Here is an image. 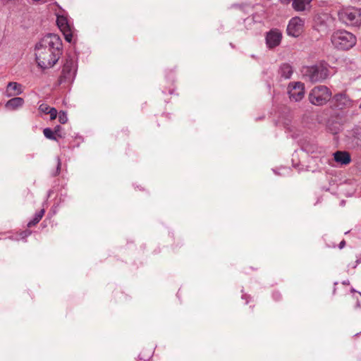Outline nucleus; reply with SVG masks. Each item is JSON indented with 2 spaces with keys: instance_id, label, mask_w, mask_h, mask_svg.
<instances>
[{
  "instance_id": "obj_1",
  "label": "nucleus",
  "mask_w": 361,
  "mask_h": 361,
  "mask_svg": "<svg viewBox=\"0 0 361 361\" xmlns=\"http://www.w3.org/2000/svg\"><path fill=\"white\" fill-rule=\"evenodd\" d=\"M61 54L62 42L56 35L48 34L35 45V60L37 66L42 69L52 68Z\"/></svg>"
},
{
  "instance_id": "obj_2",
  "label": "nucleus",
  "mask_w": 361,
  "mask_h": 361,
  "mask_svg": "<svg viewBox=\"0 0 361 361\" xmlns=\"http://www.w3.org/2000/svg\"><path fill=\"white\" fill-rule=\"evenodd\" d=\"M331 42L338 49L348 50L353 47L357 42L356 37L346 30H337L331 35Z\"/></svg>"
},
{
  "instance_id": "obj_3",
  "label": "nucleus",
  "mask_w": 361,
  "mask_h": 361,
  "mask_svg": "<svg viewBox=\"0 0 361 361\" xmlns=\"http://www.w3.org/2000/svg\"><path fill=\"white\" fill-rule=\"evenodd\" d=\"M338 20L348 26L361 25V8L354 6L342 7L338 11Z\"/></svg>"
},
{
  "instance_id": "obj_4",
  "label": "nucleus",
  "mask_w": 361,
  "mask_h": 361,
  "mask_svg": "<svg viewBox=\"0 0 361 361\" xmlns=\"http://www.w3.org/2000/svg\"><path fill=\"white\" fill-rule=\"evenodd\" d=\"M331 91L327 87L318 85L310 91L309 100L314 105L322 106L326 104L331 98Z\"/></svg>"
},
{
  "instance_id": "obj_5",
  "label": "nucleus",
  "mask_w": 361,
  "mask_h": 361,
  "mask_svg": "<svg viewBox=\"0 0 361 361\" xmlns=\"http://www.w3.org/2000/svg\"><path fill=\"white\" fill-rule=\"evenodd\" d=\"M302 72L304 77L312 82L322 81L328 76V70L322 65L305 67Z\"/></svg>"
},
{
  "instance_id": "obj_6",
  "label": "nucleus",
  "mask_w": 361,
  "mask_h": 361,
  "mask_svg": "<svg viewBox=\"0 0 361 361\" xmlns=\"http://www.w3.org/2000/svg\"><path fill=\"white\" fill-rule=\"evenodd\" d=\"M75 66L72 59H67L63 66L61 74L58 80L59 85L70 83L75 76Z\"/></svg>"
},
{
  "instance_id": "obj_7",
  "label": "nucleus",
  "mask_w": 361,
  "mask_h": 361,
  "mask_svg": "<svg viewBox=\"0 0 361 361\" xmlns=\"http://www.w3.org/2000/svg\"><path fill=\"white\" fill-rule=\"evenodd\" d=\"M288 92L291 101H300L305 95V85L300 82H291L288 85Z\"/></svg>"
},
{
  "instance_id": "obj_8",
  "label": "nucleus",
  "mask_w": 361,
  "mask_h": 361,
  "mask_svg": "<svg viewBox=\"0 0 361 361\" xmlns=\"http://www.w3.org/2000/svg\"><path fill=\"white\" fill-rule=\"evenodd\" d=\"M304 20L300 17L292 18L287 26V33L288 35L297 37L303 32Z\"/></svg>"
},
{
  "instance_id": "obj_9",
  "label": "nucleus",
  "mask_w": 361,
  "mask_h": 361,
  "mask_svg": "<svg viewBox=\"0 0 361 361\" xmlns=\"http://www.w3.org/2000/svg\"><path fill=\"white\" fill-rule=\"evenodd\" d=\"M334 107L338 110L350 109L353 106V102L343 93L336 94L331 100Z\"/></svg>"
},
{
  "instance_id": "obj_10",
  "label": "nucleus",
  "mask_w": 361,
  "mask_h": 361,
  "mask_svg": "<svg viewBox=\"0 0 361 361\" xmlns=\"http://www.w3.org/2000/svg\"><path fill=\"white\" fill-rule=\"evenodd\" d=\"M56 23L61 31L63 32L66 40L68 42H71L72 40L73 34L71 27L68 23L67 18L63 16H59L56 20Z\"/></svg>"
},
{
  "instance_id": "obj_11",
  "label": "nucleus",
  "mask_w": 361,
  "mask_h": 361,
  "mask_svg": "<svg viewBox=\"0 0 361 361\" xmlns=\"http://www.w3.org/2000/svg\"><path fill=\"white\" fill-rule=\"evenodd\" d=\"M282 38L281 33L277 30H271L266 37L267 44L269 48H274L279 45Z\"/></svg>"
},
{
  "instance_id": "obj_12",
  "label": "nucleus",
  "mask_w": 361,
  "mask_h": 361,
  "mask_svg": "<svg viewBox=\"0 0 361 361\" xmlns=\"http://www.w3.org/2000/svg\"><path fill=\"white\" fill-rule=\"evenodd\" d=\"M334 160L341 164L347 165L351 161L350 155L345 151H337L334 154Z\"/></svg>"
},
{
  "instance_id": "obj_13",
  "label": "nucleus",
  "mask_w": 361,
  "mask_h": 361,
  "mask_svg": "<svg viewBox=\"0 0 361 361\" xmlns=\"http://www.w3.org/2000/svg\"><path fill=\"white\" fill-rule=\"evenodd\" d=\"M22 86L16 82H10L6 88L8 96H16L22 93Z\"/></svg>"
},
{
  "instance_id": "obj_14",
  "label": "nucleus",
  "mask_w": 361,
  "mask_h": 361,
  "mask_svg": "<svg viewBox=\"0 0 361 361\" xmlns=\"http://www.w3.org/2000/svg\"><path fill=\"white\" fill-rule=\"evenodd\" d=\"M312 0H293L292 6L296 11H303L310 5Z\"/></svg>"
},
{
  "instance_id": "obj_15",
  "label": "nucleus",
  "mask_w": 361,
  "mask_h": 361,
  "mask_svg": "<svg viewBox=\"0 0 361 361\" xmlns=\"http://www.w3.org/2000/svg\"><path fill=\"white\" fill-rule=\"evenodd\" d=\"M24 103V100L21 97H14L13 99H9L6 104V107L10 110H15L18 107L23 106Z\"/></svg>"
},
{
  "instance_id": "obj_16",
  "label": "nucleus",
  "mask_w": 361,
  "mask_h": 361,
  "mask_svg": "<svg viewBox=\"0 0 361 361\" xmlns=\"http://www.w3.org/2000/svg\"><path fill=\"white\" fill-rule=\"evenodd\" d=\"M280 73L281 76L288 79L292 75L293 68L289 64L283 63L280 68Z\"/></svg>"
},
{
  "instance_id": "obj_17",
  "label": "nucleus",
  "mask_w": 361,
  "mask_h": 361,
  "mask_svg": "<svg viewBox=\"0 0 361 361\" xmlns=\"http://www.w3.org/2000/svg\"><path fill=\"white\" fill-rule=\"evenodd\" d=\"M44 213V210L42 209L35 216V218L27 224L28 227H32L36 225L42 218Z\"/></svg>"
},
{
  "instance_id": "obj_18",
  "label": "nucleus",
  "mask_w": 361,
  "mask_h": 361,
  "mask_svg": "<svg viewBox=\"0 0 361 361\" xmlns=\"http://www.w3.org/2000/svg\"><path fill=\"white\" fill-rule=\"evenodd\" d=\"M43 133L47 138L49 140H56V137L54 136V132L50 128L44 129Z\"/></svg>"
},
{
  "instance_id": "obj_19",
  "label": "nucleus",
  "mask_w": 361,
  "mask_h": 361,
  "mask_svg": "<svg viewBox=\"0 0 361 361\" xmlns=\"http://www.w3.org/2000/svg\"><path fill=\"white\" fill-rule=\"evenodd\" d=\"M51 109V108L47 104H42L39 106V111L45 114H48L49 110Z\"/></svg>"
},
{
  "instance_id": "obj_20",
  "label": "nucleus",
  "mask_w": 361,
  "mask_h": 361,
  "mask_svg": "<svg viewBox=\"0 0 361 361\" xmlns=\"http://www.w3.org/2000/svg\"><path fill=\"white\" fill-rule=\"evenodd\" d=\"M59 121L61 123L64 124L68 121V118L66 112L60 111L59 114Z\"/></svg>"
},
{
  "instance_id": "obj_21",
  "label": "nucleus",
  "mask_w": 361,
  "mask_h": 361,
  "mask_svg": "<svg viewBox=\"0 0 361 361\" xmlns=\"http://www.w3.org/2000/svg\"><path fill=\"white\" fill-rule=\"evenodd\" d=\"M57 110L55 108H51V110H49L48 114L50 115V119L54 120L57 117Z\"/></svg>"
},
{
  "instance_id": "obj_22",
  "label": "nucleus",
  "mask_w": 361,
  "mask_h": 361,
  "mask_svg": "<svg viewBox=\"0 0 361 361\" xmlns=\"http://www.w3.org/2000/svg\"><path fill=\"white\" fill-rule=\"evenodd\" d=\"M31 234V231L30 230H25L19 233L20 238V239H25L27 236H29Z\"/></svg>"
},
{
  "instance_id": "obj_23",
  "label": "nucleus",
  "mask_w": 361,
  "mask_h": 361,
  "mask_svg": "<svg viewBox=\"0 0 361 361\" xmlns=\"http://www.w3.org/2000/svg\"><path fill=\"white\" fill-rule=\"evenodd\" d=\"M141 353L140 354V357H141ZM151 357V355L150 353H149L147 356H145V357H140V359L142 360L143 359L144 361H146L147 360H149V358Z\"/></svg>"
},
{
  "instance_id": "obj_24",
  "label": "nucleus",
  "mask_w": 361,
  "mask_h": 361,
  "mask_svg": "<svg viewBox=\"0 0 361 361\" xmlns=\"http://www.w3.org/2000/svg\"><path fill=\"white\" fill-rule=\"evenodd\" d=\"M279 1L283 4H288L290 1L293 2V0H279Z\"/></svg>"
},
{
  "instance_id": "obj_25",
  "label": "nucleus",
  "mask_w": 361,
  "mask_h": 361,
  "mask_svg": "<svg viewBox=\"0 0 361 361\" xmlns=\"http://www.w3.org/2000/svg\"><path fill=\"white\" fill-rule=\"evenodd\" d=\"M345 244V242L344 241H342L340 244V247H343V245Z\"/></svg>"
},
{
  "instance_id": "obj_26",
  "label": "nucleus",
  "mask_w": 361,
  "mask_h": 361,
  "mask_svg": "<svg viewBox=\"0 0 361 361\" xmlns=\"http://www.w3.org/2000/svg\"><path fill=\"white\" fill-rule=\"evenodd\" d=\"M360 109H361V102H360Z\"/></svg>"
},
{
  "instance_id": "obj_27",
  "label": "nucleus",
  "mask_w": 361,
  "mask_h": 361,
  "mask_svg": "<svg viewBox=\"0 0 361 361\" xmlns=\"http://www.w3.org/2000/svg\"><path fill=\"white\" fill-rule=\"evenodd\" d=\"M361 138V136L360 137H358V139H360Z\"/></svg>"
}]
</instances>
